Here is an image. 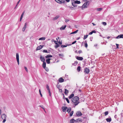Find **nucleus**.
Instances as JSON below:
<instances>
[{
	"label": "nucleus",
	"instance_id": "nucleus-1",
	"mask_svg": "<svg viewBox=\"0 0 123 123\" xmlns=\"http://www.w3.org/2000/svg\"><path fill=\"white\" fill-rule=\"evenodd\" d=\"M79 98L77 96L74 97V98H72L71 101L73 103V104L75 105V106H74V107H75L80 103L79 101Z\"/></svg>",
	"mask_w": 123,
	"mask_h": 123
},
{
	"label": "nucleus",
	"instance_id": "nucleus-2",
	"mask_svg": "<svg viewBox=\"0 0 123 123\" xmlns=\"http://www.w3.org/2000/svg\"><path fill=\"white\" fill-rule=\"evenodd\" d=\"M89 2L88 1H87L86 2H85L84 4L82 5V8H86L87 7V6H88L89 4V3H88Z\"/></svg>",
	"mask_w": 123,
	"mask_h": 123
},
{
	"label": "nucleus",
	"instance_id": "nucleus-3",
	"mask_svg": "<svg viewBox=\"0 0 123 123\" xmlns=\"http://www.w3.org/2000/svg\"><path fill=\"white\" fill-rule=\"evenodd\" d=\"M89 69L87 68H86L84 69V72L86 74H88L90 72Z\"/></svg>",
	"mask_w": 123,
	"mask_h": 123
},
{
	"label": "nucleus",
	"instance_id": "nucleus-4",
	"mask_svg": "<svg viewBox=\"0 0 123 123\" xmlns=\"http://www.w3.org/2000/svg\"><path fill=\"white\" fill-rule=\"evenodd\" d=\"M76 115L77 116L79 117L82 116V114L80 111H77L76 112Z\"/></svg>",
	"mask_w": 123,
	"mask_h": 123
},
{
	"label": "nucleus",
	"instance_id": "nucleus-5",
	"mask_svg": "<svg viewBox=\"0 0 123 123\" xmlns=\"http://www.w3.org/2000/svg\"><path fill=\"white\" fill-rule=\"evenodd\" d=\"M16 59L18 64V65H19V56L18 54V53H17L16 54Z\"/></svg>",
	"mask_w": 123,
	"mask_h": 123
},
{
	"label": "nucleus",
	"instance_id": "nucleus-6",
	"mask_svg": "<svg viewBox=\"0 0 123 123\" xmlns=\"http://www.w3.org/2000/svg\"><path fill=\"white\" fill-rule=\"evenodd\" d=\"M55 0L57 2L61 4L65 2V0H63V1L62 0Z\"/></svg>",
	"mask_w": 123,
	"mask_h": 123
},
{
	"label": "nucleus",
	"instance_id": "nucleus-7",
	"mask_svg": "<svg viewBox=\"0 0 123 123\" xmlns=\"http://www.w3.org/2000/svg\"><path fill=\"white\" fill-rule=\"evenodd\" d=\"M75 57L77 59L79 60L82 61L83 59V58L81 57L78 56H76Z\"/></svg>",
	"mask_w": 123,
	"mask_h": 123
},
{
	"label": "nucleus",
	"instance_id": "nucleus-8",
	"mask_svg": "<svg viewBox=\"0 0 123 123\" xmlns=\"http://www.w3.org/2000/svg\"><path fill=\"white\" fill-rule=\"evenodd\" d=\"M115 38L117 39L123 38V34H121L118 35Z\"/></svg>",
	"mask_w": 123,
	"mask_h": 123
},
{
	"label": "nucleus",
	"instance_id": "nucleus-9",
	"mask_svg": "<svg viewBox=\"0 0 123 123\" xmlns=\"http://www.w3.org/2000/svg\"><path fill=\"white\" fill-rule=\"evenodd\" d=\"M68 107L66 106H63L62 107V109L63 112L65 111L67 109Z\"/></svg>",
	"mask_w": 123,
	"mask_h": 123
},
{
	"label": "nucleus",
	"instance_id": "nucleus-10",
	"mask_svg": "<svg viewBox=\"0 0 123 123\" xmlns=\"http://www.w3.org/2000/svg\"><path fill=\"white\" fill-rule=\"evenodd\" d=\"M59 17H60L59 15H58L57 16H56L53 18V21L55 20H57L58 19Z\"/></svg>",
	"mask_w": 123,
	"mask_h": 123
},
{
	"label": "nucleus",
	"instance_id": "nucleus-11",
	"mask_svg": "<svg viewBox=\"0 0 123 123\" xmlns=\"http://www.w3.org/2000/svg\"><path fill=\"white\" fill-rule=\"evenodd\" d=\"M54 42L55 43V44H56V45H56L55 46V48L56 49L58 47L60 46V45H59L58 44L57 42L55 40V41H54Z\"/></svg>",
	"mask_w": 123,
	"mask_h": 123
},
{
	"label": "nucleus",
	"instance_id": "nucleus-12",
	"mask_svg": "<svg viewBox=\"0 0 123 123\" xmlns=\"http://www.w3.org/2000/svg\"><path fill=\"white\" fill-rule=\"evenodd\" d=\"M6 116L5 114H3L1 115V117L2 119H6Z\"/></svg>",
	"mask_w": 123,
	"mask_h": 123
},
{
	"label": "nucleus",
	"instance_id": "nucleus-13",
	"mask_svg": "<svg viewBox=\"0 0 123 123\" xmlns=\"http://www.w3.org/2000/svg\"><path fill=\"white\" fill-rule=\"evenodd\" d=\"M43 45H40L39 46H38L37 48H36V50H39L41 49L43 47Z\"/></svg>",
	"mask_w": 123,
	"mask_h": 123
},
{
	"label": "nucleus",
	"instance_id": "nucleus-14",
	"mask_svg": "<svg viewBox=\"0 0 123 123\" xmlns=\"http://www.w3.org/2000/svg\"><path fill=\"white\" fill-rule=\"evenodd\" d=\"M40 59L42 62H45V59L44 57H42L41 55L40 56Z\"/></svg>",
	"mask_w": 123,
	"mask_h": 123
},
{
	"label": "nucleus",
	"instance_id": "nucleus-15",
	"mask_svg": "<svg viewBox=\"0 0 123 123\" xmlns=\"http://www.w3.org/2000/svg\"><path fill=\"white\" fill-rule=\"evenodd\" d=\"M64 80L62 77L59 78L58 80V81L60 83H62L64 81Z\"/></svg>",
	"mask_w": 123,
	"mask_h": 123
},
{
	"label": "nucleus",
	"instance_id": "nucleus-16",
	"mask_svg": "<svg viewBox=\"0 0 123 123\" xmlns=\"http://www.w3.org/2000/svg\"><path fill=\"white\" fill-rule=\"evenodd\" d=\"M27 23H25L24 25V26L22 28V31H24L25 30V29L26 27Z\"/></svg>",
	"mask_w": 123,
	"mask_h": 123
},
{
	"label": "nucleus",
	"instance_id": "nucleus-17",
	"mask_svg": "<svg viewBox=\"0 0 123 123\" xmlns=\"http://www.w3.org/2000/svg\"><path fill=\"white\" fill-rule=\"evenodd\" d=\"M66 26V25L62 26L60 28V29L61 30H64Z\"/></svg>",
	"mask_w": 123,
	"mask_h": 123
},
{
	"label": "nucleus",
	"instance_id": "nucleus-18",
	"mask_svg": "<svg viewBox=\"0 0 123 123\" xmlns=\"http://www.w3.org/2000/svg\"><path fill=\"white\" fill-rule=\"evenodd\" d=\"M74 96V94L72 93L68 97V98L69 99H70L72 98Z\"/></svg>",
	"mask_w": 123,
	"mask_h": 123
},
{
	"label": "nucleus",
	"instance_id": "nucleus-19",
	"mask_svg": "<svg viewBox=\"0 0 123 123\" xmlns=\"http://www.w3.org/2000/svg\"><path fill=\"white\" fill-rule=\"evenodd\" d=\"M51 59L50 58H48L46 60V62L48 63V64H49L50 63V60Z\"/></svg>",
	"mask_w": 123,
	"mask_h": 123
},
{
	"label": "nucleus",
	"instance_id": "nucleus-20",
	"mask_svg": "<svg viewBox=\"0 0 123 123\" xmlns=\"http://www.w3.org/2000/svg\"><path fill=\"white\" fill-rule=\"evenodd\" d=\"M107 121L108 122H110L111 121V118L110 117V118H107L106 119Z\"/></svg>",
	"mask_w": 123,
	"mask_h": 123
},
{
	"label": "nucleus",
	"instance_id": "nucleus-21",
	"mask_svg": "<svg viewBox=\"0 0 123 123\" xmlns=\"http://www.w3.org/2000/svg\"><path fill=\"white\" fill-rule=\"evenodd\" d=\"M74 3L76 4H79L80 3V1L77 0H76L74 1Z\"/></svg>",
	"mask_w": 123,
	"mask_h": 123
},
{
	"label": "nucleus",
	"instance_id": "nucleus-22",
	"mask_svg": "<svg viewBox=\"0 0 123 123\" xmlns=\"http://www.w3.org/2000/svg\"><path fill=\"white\" fill-rule=\"evenodd\" d=\"M52 57V56L50 55H48L46 56L45 57L46 58H48L49 57Z\"/></svg>",
	"mask_w": 123,
	"mask_h": 123
},
{
	"label": "nucleus",
	"instance_id": "nucleus-23",
	"mask_svg": "<svg viewBox=\"0 0 123 123\" xmlns=\"http://www.w3.org/2000/svg\"><path fill=\"white\" fill-rule=\"evenodd\" d=\"M46 63L45 62H43V68H45Z\"/></svg>",
	"mask_w": 123,
	"mask_h": 123
},
{
	"label": "nucleus",
	"instance_id": "nucleus-24",
	"mask_svg": "<svg viewBox=\"0 0 123 123\" xmlns=\"http://www.w3.org/2000/svg\"><path fill=\"white\" fill-rule=\"evenodd\" d=\"M68 92V91L66 89H65L64 93L65 95H67Z\"/></svg>",
	"mask_w": 123,
	"mask_h": 123
},
{
	"label": "nucleus",
	"instance_id": "nucleus-25",
	"mask_svg": "<svg viewBox=\"0 0 123 123\" xmlns=\"http://www.w3.org/2000/svg\"><path fill=\"white\" fill-rule=\"evenodd\" d=\"M75 122V120L73 119H72L70 121V123H74Z\"/></svg>",
	"mask_w": 123,
	"mask_h": 123
},
{
	"label": "nucleus",
	"instance_id": "nucleus-26",
	"mask_svg": "<svg viewBox=\"0 0 123 123\" xmlns=\"http://www.w3.org/2000/svg\"><path fill=\"white\" fill-rule=\"evenodd\" d=\"M45 39V37H42L40 38L39 40H44Z\"/></svg>",
	"mask_w": 123,
	"mask_h": 123
},
{
	"label": "nucleus",
	"instance_id": "nucleus-27",
	"mask_svg": "<svg viewBox=\"0 0 123 123\" xmlns=\"http://www.w3.org/2000/svg\"><path fill=\"white\" fill-rule=\"evenodd\" d=\"M71 108L70 107L67 110V111L68 113H69L71 111Z\"/></svg>",
	"mask_w": 123,
	"mask_h": 123
},
{
	"label": "nucleus",
	"instance_id": "nucleus-28",
	"mask_svg": "<svg viewBox=\"0 0 123 123\" xmlns=\"http://www.w3.org/2000/svg\"><path fill=\"white\" fill-rule=\"evenodd\" d=\"M20 0H19L18 2L17 3L16 5V6H15V7L14 8V9H16L17 8V6H18V4H19V2H20Z\"/></svg>",
	"mask_w": 123,
	"mask_h": 123
},
{
	"label": "nucleus",
	"instance_id": "nucleus-29",
	"mask_svg": "<svg viewBox=\"0 0 123 123\" xmlns=\"http://www.w3.org/2000/svg\"><path fill=\"white\" fill-rule=\"evenodd\" d=\"M75 3H74V2H73L72 3V5L74 7H76L77 6V5H76Z\"/></svg>",
	"mask_w": 123,
	"mask_h": 123
},
{
	"label": "nucleus",
	"instance_id": "nucleus-30",
	"mask_svg": "<svg viewBox=\"0 0 123 123\" xmlns=\"http://www.w3.org/2000/svg\"><path fill=\"white\" fill-rule=\"evenodd\" d=\"M81 68L80 66H79L77 68V70L79 72Z\"/></svg>",
	"mask_w": 123,
	"mask_h": 123
},
{
	"label": "nucleus",
	"instance_id": "nucleus-31",
	"mask_svg": "<svg viewBox=\"0 0 123 123\" xmlns=\"http://www.w3.org/2000/svg\"><path fill=\"white\" fill-rule=\"evenodd\" d=\"M88 35H85L84 36L83 39L84 40L85 39H86L87 37L88 36Z\"/></svg>",
	"mask_w": 123,
	"mask_h": 123
},
{
	"label": "nucleus",
	"instance_id": "nucleus-32",
	"mask_svg": "<svg viewBox=\"0 0 123 123\" xmlns=\"http://www.w3.org/2000/svg\"><path fill=\"white\" fill-rule=\"evenodd\" d=\"M78 64V62L77 61L75 62L74 63L72 64V65L74 66H76Z\"/></svg>",
	"mask_w": 123,
	"mask_h": 123
},
{
	"label": "nucleus",
	"instance_id": "nucleus-33",
	"mask_svg": "<svg viewBox=\"0 0 123 123\" xmlns=\"http://www.w3.org/2000/svg\"><path fill=\"white\" fill-rule=\"evenodd\" d=\"M74 113V111H72L70 113V117H71L73 115Z\"/></svg>",
	"mask_w": 123,
	"mask_h": 123
},
{
	"label": "nucleus",
	"instance_id": "nucleus-34",
	"mask_svg": "<svg viewBox=\"0 0 123 123\" xmlns=\"http://www.w3.org/2000/svg\"><path fill=\"white\" fill-rule=\"evenodd\" d=\"M67 46V45H61V47L62 48L66 47Z\"/></svg>",
	"mask_w": 123,
	"mask_h": 123
},
{
	"label": "nucleus",
	"instance_id": "nucleus-35",
	"mask_svg": "<svg viewBox=\"0 0 123 123\" xmlns=\"http://www.w3.org/2000/svg\"><path fill=\"white\" fill-rule=\"evenodd\" d=\"M94 47H95L97 49H98V45L97 44H95L94 45Z\"/></svg>",
	"mask_w": 123,
	"mask_h": 123
},
{
	"label": "nucleus",
	"instance_id": "nucleus-36",
	"mask_svg": "<svg viewBox=\"0 0 123 123\" xmlns=\"http://www.w3.org/2000/svg\"><path fill=\"white\" fill-rule=\"evenodd\" d=\"M104 113L105 114V116H106L108 114V111H106Z\"/></svg>",
	"mask_w": 123,
	"mask_h": 123
},
{
	"label": "nucleus",
	"instance_id": "nucleus-37",
	"mask_svg": "<svg viewBox=\"0 0 123 123\" xmlns=\"http://www.w3.org/2000/svg\"><path fill=\"white\" fill-rule=\"evenodd\" d=\"M65 99L67 101V103H70L69 101L67 98H65Z\"/></svg>",
	"mask_w": 123,
	"mask_h": 123
},
{
	"label": "nucleus",
	"instance_id": "nucleus-38",
	"mask_svg": "<svg viewBox=\"0 0 123 123\" xmlns=\"http://www.w3.org/2000/svg\"><path fill=\"white\" fill-rule=\"evenodd\" d=\"M57 87L58 88H60V85H59V83L58 82V83L57 85Z\"/></svg>",
	"mask_w": 123,
	"mask_h": 123
},
{
	"label": "nucleus",
	"instance_id": "nucleus-39",
	"mask_svg": "<svg viewBox=\"0 0 123 123\" xmlns=\"http://www.w3.org/2000/svg\"><path fill=\"white\" fill-rule=\"evenodd\" d=\"M48 90V92H49V96H51V93L50 92V90L49 89V90Z\"/></svg>",
	"mask_w": 123,
	"mask_h": 123
},
{
	"label": "nucleus",
	"instance_id": "nucleus-40",
	"mask_svg": "<svg viewBox=\"0 0 123 123\" xmlns=\"http://www.w3.org/2000/svg\"><path fill=\"white\" fill-rule=\"evenodd\" d=\"M44 68L45 69V70L47 71H48L49 70V69L47 67H45V68Z\"/></svg>",
	"mask_w": 123,
	"mask_h": 123
},
{
	"label": "nucleus",
	"instance_id": "nucleus-41",
	"mask_svg": "<svg viewBox=\"0 0 123 123\" xmlns=\"http://www.w3.org/2000/svg\"><path fill=\"white\" fill-rule=\"evenodd\" d=\"M46 87L47 90H49L50 89L49 87V86L48 85H46Z\"/></svg>",
	"mask_w": 123,
	"mask_h": 123
},
{
	"label": "nucleus",
	"instance_id": "nucleus-42",
	"mask_svg": "<svg viewBox=\"0 0 123 123\" xmlns=\"http://www.w3.org/2000/svg\"><path fill=\"white\" fill-rule=\"evenodd\" d=\"M116 49H118L119 48L118 46H119V44L116 43Z\"/></svg>",
	"mask_w": 123,
	"mask_h": 123
},
{
	"label": "nucleus",
	"instance_id": "nucleus-43",
	"mask_svg": "<svg viewBox=\"0 0 123 123\" xmlns=\"http://www.w3.org/2000/svg\"><path fill=\"white\" fill-rule=\"evenodd\" d=\"M43 52L44 53H47L48 51L47 50H46V49H44V50L43 51Z\"/></svg>",
	"mask_w": 123,
	"mask_h": 123
},
{
	"label": "nucleus",
	"instance_id": "nucleus-44",
	"mask_svg": "<svg viewBox=\"0 0 123 123\" xmlns=\"http://www.w3.org/2000/svg\"><path fill=\"white\" fill-rule=\"evenodd\" d=\"M39 92L40 94V95L41 96V97H42V93H41L40 89H39Z\"/></svg>",
	"mask_w": 123,
	"mask_h": 123
},
{
	"label": "nucleus",
	"instance_id": "nucleus-45",
	"mask_svg": "<svg viewBox=\"0 0 123 123\" xmlns=\"http://www.w3.org/2000/svg\"><path fill=\"white\" fill-rule=\"evenodd\" d=\"M40 106V107H41L42 109H44V111H45V110H44V108L43 107V105H40V106Z\"/></svg>",
	"mask_w": 123,
	"mask_h": 123
},
{
	"label": "nucleus",
	"instance_id": "nucleus-46",
	"mask_svg": "<svg viewBox=\"0 0 123 123\" xmlns=\"http://www.w3.org/2000/svg\"><path fill=\"white\" fill-rule=\"evenodd\" d=\"M102 24L104 25H106V23L105 22H102Z\"/></svg>",
	"mask_w": 123,
	"mask_h": 123
},
{
	"label": "nucleus",
	"instance_id": "nucleus-47",
	"mask_svg": "<svg viewBox=\"0 0 123 123\" xmlns=\"http://www.w3.org/2000/svg\"><path fill=\"white\" fill-rule=\"evenodd\" d=\"M59 55L60 56H62V57H63L64 56V55H63V54H59Z\"/></svg>",
	"mask_w": 123,
	"mask_h": 123
},
{
	"label": "nucleus",
	"instance_id": "nucleus-48",
	"mask_svg": "<svg viewBox=\"0 0 123 123\" xmlns=\"http://www.w3.org/2000/svg\"><path fill=\"white\" fill-rule=\"evenodd\" d=\"M25 13V11H24L22 12V14L21 15V16H22V17H23V15H24V14Z\"/></svg>",
	"mask_w": 123,
	"mask_h": 123
},
{
	"label": "nucleus",
	"instance_id": "nucleus-49",
	"mask_svg": "<svg viewBox=\"0 0 123 123\" xmlns=\"http://www.w3.org/2000/svg\"><path fill=\"white\" fill-rule=\"evenodd\" d=\"M85 46L86 48H87L88 45L87 43H85Z\"/></svg>",
	"mask_w": 123,
	"mask_h": 123
},
{
	"label": "nucleus",
	"instance_id": "nucleus-50",
	"mask_svg": "<svg viewBox=\"0 0 123 123\" xmlns=\"http://www.w3.org/2000/svg\"><path fill=\"white\" fill-rule=\"evenodd\" d=\"M24 68L25 69V70L27 72H28V69H27V68L25 66L24 67Z\"/></svg>",
	"mask_w": 123,
	"mask_h": 123
},
{
	"label": "nucleus",
	"instance_id": "nucleus-51",
	"mask_svg": "<svg viewBox=\"0 0 123 123\" xmlns=\"http://www.w3.org/2000/svg\"><path fill=\"white\" fill-rule=\"evenodd\" d=\"M69 7L72 10H74L75 9L74 8V7H71L69 6Z\"/></svg>",
	"mask_w": 123,
	"mask_h": 123
},
{
	"label": "nucleus",
	"instance_id": "nucleus-52",
	"mask_svg": "<svg viewBox=\"0 0 123 123\" xmlns=\"http://www.w3.org/2000/svg\"><path fill=\"white\" fill-rule=\"evenodd\" d=\"M102 9L101 8H99L97 9L98 11H100Z\"/></svg>",
	"mask_w": 123,
	"mask_h": 123
},
{
	"label": "nucleus",
	"instance_id": "nucleus-53",
	"mask_svg": "<svg viewBox=\"0 0 123 123\" xmlns=\"http://www.w3.org/2000/svg\"><path fill=\"white\" fill-rule=\"evenodd\" d=\"M3 119L4 120L2 122H3V123H4L6 121V119Z\"/></svg>",
	"mask_w": 123,
	"mask_h": 123
},
{
	"label": "nucleus",
	"instance_id": "nucleus-54",
	"mask_svg": "<svg viewBox=\"0 0 123 123\" xmlns=\"http://www.w3.org/2000/svg\"><path fill=\"white\" fill-rule=\"evenodd\" d=\"M78 30H77L76 31H74V34L76 33H77V32H78Z\"/></svg>",
	"mask_w": 123,
	"mask_h": 123
},
{
	"label": "nucleus",
	"instance_id": "nucleus-55",
	"mask_svg": "<svg viewBox=\"0 0 123 123\" xmlns=\"http://www.w3.org/2000/svg\"><path fill=\"white\" fill-rule=\"evenodd\" d=\"M79 54H80L82 53V51L81 50H80L78 51Z\"/></svg>",
	"mask_w": 123,
	"mask_h": 123
},
{
	"label": "nucleus",
	"instance_id": "nucleus-56",
	"mask_svg": "<svg viewBox=\"0 0 123 123\" xmlns=\"http://www.w3.org/2000/svg\"><path fill=\"white\" fill-rule=\"evenodd\" d=\"M76 42V41H75L74 42H73L72 43V44H73L75 43Z\"/></svg>",
	"mask_w": 123,
	"mask_h": 123
},
{
	"label": "nucleus",
	"instance_id": "nucleus-57",
	"mask_svg": "<svg viewBox=\"0 0 123 123\" xmlns=\"http://www.w3.org/2000/svg\"><path fill=\"white\" fill-rule=\"evenodd\" d=\"M79 121L80 122H82V119H81L80 118H79Z\"/></svg>",
	"mask_w": 123,
	"mask_h": 123
},
{
	"label": "nucleus",
	"instance_id": "nucleus-58",
	"mask_svg": "<svg viewBox=\"0 0 123 123\" xmlns=\"http://www.w3.org/2000/svg\"><path fill=\"white\" fill-rule=\"evenodd\" d=\"M23 17H22V16L20 17V21H21L22 20Z\"/></svg>",
	"mask_w": 123,
	"mask_h": 123
},
{
	"label": "nucleus",
	"instance_id": "nucleus-59",
	"mask_svg": "<svg viewBox=\"0 0 123 123\" xmlns=\"http://www.w3.org/2000/svg\"><path fill=\"white\" fill-rule=\"evenodd\" d=\"M92 33H93V32L92 31L91 32H90L89 33V35H92Z\"/></svg>",
	"mask_w": 123,
	"mask_h": 123
},
{
	"label": "nucleus",
	"instance_id": "nucleus-60",
	"mask_svg": "<svg viewBox=\"0 0 123 123\" xmlns=\"http://www.w3.org/2000/svg\"><path fill=\"white\" fill-rule=\"evenodd\" d=\"M59 90L60 92H62V89H59Z\"/></svg>",
	"mask_w": 123,
	"mask_h": 123
},
{
	"label": "nucleus",
	"instance_id": "nucleus-61",
	"mask_svg": "<svg viewBox=\"0 0 123 123\" xmlns=\"http://www.w3.org/2000/svg\"><path fill=\"white\" fill-rule=\"evenodd\" d=\"M79 119V118L76 119V120H75V121L76 122H78V120Z\"/></svg>",
	"mask_w": 123,
	"mask_h": 123
},
{
	"label": "nucleus",
	"instance_id": "nucleus-62",
	"mask_svg": "<svg viewBox=\"0 0 123 123\" xmlns=\"http://www.w3.org/2000/svg\"><path fill=\"white\" fill-rule=\"evenodd\" d=\"M69 21V20L67 19V20H66L65 22H66L67 23V22H68Z\"/></svg>",
	"mask_w": 123,
	"mask_h": 123
},
{
	"label": "nucleus",
	"instance_id": "nucleus-63",
	"mask_svg": "<svg viewBox=\"0 0 123 123\" xmlns=\"http://www.w3.org/2000/svg\"><path fill=\"white\" fill-rule=\"evenodd\" d=\"M60 45H61L62 43V42H60V41L58 42Z\"/></svg>",
	"mask_w": 123,
	"mask_h": 123
},
{
	"label": "nucleus",
	"instance_id": "nucleus-64",
	"mask_svg": "<svg viewBox=\"0 0 123 123\" xmlns=\"http://www.w3.org/2000/svg\"><path fill=\"white\" fill-rule=\"evenodd\" d=\"M90 40L91 41H92V37H91L90 38Z\"/></svg>",
	"mask_w": 123,
	"mask_h": 123
}]
</instances>
